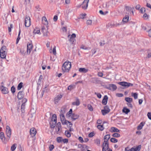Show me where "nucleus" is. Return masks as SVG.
Instances as JSON below:
<instances>
[{
	"label": "nucleus",
	"mask_w": 151,
	"mask_h": 151,
	"mask_svg": "<svg viewBox=\"0 0 151 151\" xmlns=\"http://www.w3.org/2000/svg\"><path fill=\"white\" fill-rule=\"evenodd\" d=\"M54 147L53 145H50L49 147V150L50 151H52L54 148Z\"/></svg>",
	"instance_id": "obj_57"
},
{
	"label": "nucleus",
	"mask_w": 151,
	"mask_h": 151,
	"mask_svg": "<svg viewBox=\"0 0 151 151\" xmlns=\"http://www.w3.org/2000/svg\"><path fill=\"white\" fill-rule=\"evenodd\" d=\"M125 9L127 11V12H126V13L127 14H131V11L132 10V9H134V7H131L130 6H125Z\"/></svg>",
	"instance_id": "obj_15"
},
{
	"label": "nucleus",
	"mask_w": 151,
	"mask_h": 151,
	"mask_svg": "<svg viewBox=\"0 0 151 151\" xmlns=\"http://www.w3.org/2000/svg\"><path fill=\"white\" fill-rule=\"evenodd\" d=\"M72 104L73 105H76L77 106L79 105L80 104V102L79 99H76V101L73 102Z\"/></svg>",
	"instance_id": "obj_24"
},
{
	"label": "nucleus",
	"mask_w": 151,
	"mask_h": 151,
	"mask_svg": "<svg viewBox=\"0 0 151 151\" xmlns=\"http://www.w3.org/2000/svg\"><path fill=\"white\" fill-rule=\"evenodd\" d=\"M132 98L129 97H126L125 100L128 103H131L132 101Z\"/></svg>",
	"instance_id": "obj_34"
},
{
	"label": "nucleus",
	"mask_w": 151,
	"mask_h": 151,
	"mask_svg": "<svg viewBox=\"0 0 151 151\" xmlns=\"http://www.w3.org/2000/svg\"><path fill=\"white\" fill-rule=\"evenodd\" d=\"M24 93L23 91H19L17 94V97L19 99H23L24 96Z\"/></svg>",
	"instance_id": "obj_10"
},
{
	"label": "nucleus",
	"mask_w": 151,
	"mask_h": 151,
	"mask_svg": "<svg viewBox=\"0 0 151 151\" xmlns=\"http://www.w3.org/2000/svg\"><path fill=\"white\" fill-rule=\"evenodd\" d=\"M62 124H67L68 123H70V122L68 120H65V119L63 120H62V121H61Z\"/></svg>",
	"instance_id": "obj_40"
},
{
	"label": "nucleus",
	"mask_w": 151,
	"mask_h": 151,
	"mask_svg": "<svg viewBox=\"0 0 151 151\" xmlns=\"http://www.w3.org/2000/svg\"><path fill=\"white\" fill-rule=\"evenodd\" d=\"M141 148V145H139L137 146L136 147H132L130 149V151H139Z\"/></svg>",
	"instance_id": "obj_17"
},
{
	"label": "nucleus",
	"mask_w": 151,
	"mask_h": 151,
	"mask_svg": "<svg viewBox=\"0 0 151 151\" xmlns=\"http://www.w3.org/2000/svg\"><path fill=\"white\" fill-rule=\"evenodd\" d=\"M99 13L102 15H105L108 13V11H106L104 12L102 10H100L99 11Z\"/></svg>",
	"instance_id": "obj_43"
},
{
	"label": "nucleus",
	"mask_w": 151,
	"mask_h": 151,
	"mask_svg": "<svg viewBox=\"0 0 151 151\" xmlns=\"http://www.w3.org/2000/svg\"><path fill=\"white\" fill-rule=\"evenodd\" d=\"M89 0H84L82 3L81 4V7L83 9H86L88 6V4Z\"/></svg>",
	"instance_id": "obj_6"
},
{
	"label": "nucleus",
	"mask_w": 151,
	"mask_h": 151,
	"mask_svg": "<svg viewBox=\"0 0 151 151\" xmlns=\"http://www.w3.org/2000/svg\"><path fill=\"white\" fill-rule=\"evenodd\" d=\"M61 123L60 122H59L57 123V126L55 128V129H58V131L56 130L57 132H58L59 131L60 129L61 128Z\"/></svg>",
	"instance_id": "obj_28"
},
{
	"label": "nucleus",
	"mask_w": 151,
	"mask_h": 151,
	"mask_svg": "<svg viewBox=\"0 0 151 151\" xmlns=\"http://www.w3.org/2000/svg\"><path fill=\"white\" fill-rule=\"evenodd\" d=\"M42 32H43V35L44 36H47L48 31L47 29H45V30H43Z\"/></svg>",
	"instance_id": "obj_46"
},
{
	"label": "nucleus",
	"mask_w": 151,
	"mask_h": 151,
	"mask_svg": "<svg viewBox=\"0 0 151 151\" xmlns=\"http://www.w3.org/2000/svg\"><path fill=\"white\" fill-rule=\"evenodd\" d=\"M1 90L3 94H6L8 92V88L3 86L1 87Z\"/></svg>",
	"instance_id": "obj_13"
},
{
	"label": "nucleus",
	"mask_w": 151,
	"mask_h": 151,
	"mask_svg": "<svg viewBox=\"0 0 151 151\" xmlns=\"http://www.w3.org/2000/svg\"><path fill=\"white\" fill-rule=\"evenodd\" d=\"M99 82V81L98 80V78H92V81H91V82L95 83H98Z\"/></svg>",
	"instance_id": "obj_30"
},
{
	"label": "nucleus",
	"mask_w": 151,
	"mask_h": 151,
	"mask_svg": "<svg viewBox=\"0 0 151 151\" xmlns=\"http://www.w3.org/2000/svg\"><path fill=\"white\" fill-rule=\"evenodd\" d=\"M95 94L97 95V97L98 98L100 99V98H101V94L100 93H97L96 92H95Z\"/></svg>",
	"instance_id": "obj_62"
},
{
	"label": "nucleus",
	"mask_w": 151,
	"mask_h": 151,
	"mask_svg": "<svg viewBox=\"0 0 151 151\" xmlns=\"http://www.w3.org/2000/svg\"><path fill=\"white\" fill-rule=\"evenodd\" d=\"M51 121L57 122V116L56 114H54L52 115Z\"/></svg>",
	"instance_id": "obj_38"
},
{
	"label": "nucleus",
	"mask_w": 151,
	"mask_h": 151,
	"mask_svg": "<svg viewBox=\"0 0 151 151\" xmlns=\"http://www.w3.org/2000/svg\"><path fill=\"white\" fill-rule=\"evenodd\" d=\"M69 116H70L71 118L74 120H76V119H78L79 117V116L77 114L74 113H73Z\"/></svg>",
	"instance_id": "obj_19"
},
{
	"label": "nucleus",
	"mask_w": 151,
	"mask_h": 151,
	"mask_svg": "<svg viewBox=\"0 0 151 151\" xmlns=\"http://www.w3.org/2000/svg\"><path fill=\"white\" fill-rule=\"evenodd\" d=\"M0 138L1 140L5 144L8 141L7 139H6L4 133L3 132L0 133Z\"/></svg>",
	"instance_id": "obj_7"
},
{
	"label": "nucleus",
	"mask_w": 151,
	"mask_h": 151,
	"mask_svg": "<svg viewBox=\"0 0 151 151\" xmlns=\"http://www.w3.org/2000/svg\"><path fill=\"white\" fill-rule=\"evenodd\" d=\"M6 47L5 46H3L1 48L0 50V52H6Z\"/></svg>",
	"instance_id": "obj_41"
},
{
	"label": "nucleus",
	"mask_w": 151,
	"mask_h": 151,
	"mask_svg": "<svg viewBox=\"0 0 151 151\" xmlns=\"http://www.w3.org/2000/svg\"><path fill=\"white\" fill-rule=\"evenodd\" d=\"M117 87L114 84H110L109 85V86L107 87V88L110 90H111L112 89L113 91H115L117 89Z\"/></svg>",
	"instance_id": "obj_11"
},
{
	"label": "nucleus",
	"mask_w": 151,
	"mask_h": 151,
	"mask_svg": "<svg viewBox=\"0 0 151 151\" xmlns=\"http://www.w3.org/2000/svg\"><path fill=\"white\" fill-rule=\"evenodd\" d=\"M101 112H102V113L103 115H105L106 114H108V113L109 112L108 111V110L106 111L105 110H102L101 111Z\"/></svg>",
	"instance_id": "obj_42"
},
{
	"label": "nucleus",
	"mask_w": 151,
	"mask_h": 151,
	"mask_svg": "<svg viewBox=\"0 0 151 151\" xmlns=\"http://www.w3.org/2000/svg\"><path fill=\"white\" fill-rule=\"evenodd\" d=\"M129 15L127 14V15L125 16L122 20V22H123L126 23L128 22L129 19Z\"/></svg>",
	"instance_id": "obj_21"
},
{
	"label": "nucleus",
	"mask_w": 151,
	"mask_h": 151,
	"mask_svg": "<svg viewBox=\"0 0 151 151\" xmlns=\"http://www.w3.org/2000/svg\"><path fill=\"white\" fill-rule=\"evenodd\" d=\"M132 96L135 99H136L137 98L138 94L136 93H132Z\"/></svg>",
	"instance_id": "obj_44"
},
{
	"label": "nucleus",
	"mask_w": 151,
	"mask_h": 151,
	"mask_svg": "<svg viewBox=\"0 0 151 151\" xmlns=\"http://www.w3.org/2000/svg\"><path fill=\"white\" fill-rule=\"evenodd\" d=\"M110 134H107L105 135L104 137V140L108 141V140L110 138Z\"/></svg>",
	"instance_id": "obj_36"
},
{
	"label": "nucleus",
	"mask_w": 151,
	"mask_h": 151,
	"mask_svg": "<svg viewBox=\"0 0 151 151\" xmlns=\"http://www.w3.org/2000/svg\"><path fill=\"white\" fill-rule=\"evenodd\" d=\"M103 6L104 8H112L115 6L114 2L113 1H110L104 4Z\"/></svg>",
	"instance_id": "obj_2"
},
{
	"label": "nucleus",
	"mask_w": 151,
	"mask_h": 151,
	"mask_svg": "<svg viewBox=\"0 0 151 151\" xmlns=\"http://www.w3.org/2000/svg\"><path fill=\"white\" fill-rule=\"evenodd\" d=\"M30 134L33 137L36 133V129L34 128H31L30 130Z\"/></svg>",
	"instance_id": "obj_16"
},
{
	"label": "nucleus",
	"mask_w": 151,
	"mask_h": 151,
	"mask_svg": "<svg viewBox=\"0 0 151 151\" xmlns=\"http://www.w3.org/2000/svg\"><path fill=\"white\" fill-rule=\"evenodd\" d=\"M65 135L68 137H69L71 136L70 133L68 130L65 131Z\"/></svg>",
	"instance_id": "obj_39"
},
{
	"label": "nucleus",
	"mask_w": 151,
	"mask_h": 151,
	"mask_svg": "<svg viewBox=\"0 0 151 151\" xmlns=\"http://www.w3.org/2000/svg\"><path fill=\"white\" fill-rule=\"evenodd\" d=\"M11 90L12 92L13 93L15 92V88L14 86H12L11 88Z\"/></svg>",
	"instance_id": "obj_58"
},
{
	"label": "nucleus",
	"mask_w": 151,
	"mask_h": 151,
	"mask_svg": "<svg viewBox=\"0 0 151 151\" xmlns=\"http://www.w3.org/2000/svg\"><path fill=\"white\" fill-rule=\"evenodd\" d=\"M52 53L54 55H55L56 54V46H54L53 47L52 50Z\"/></svg>",
	"instance_id": "obj_61"
},
{
	"label": "nucleus",
	"mask_w": 151,
	"mask_h": 151,
	"mask_svg": "<svg viewBox=\"0 0 151 151\" xmlns=\"http://www.w3.org/2000/svg\"><path fill=\"white\" fill-rule=\"evenodd\" d=\"M42 75H41L39 77V79L37 81V84L40 85L41 83V79H42Z\"/></svg>",
	"instance_id": "obj_54"
},
{
	"label": "nucleus",
	"mask_w": 151,
	"mask_h": 151,
	"mask_svg": "<svg viewBox=\"0 0 151 151\" xmlns=\"http://www.w3.org/2000/svg\"><path fill=\"white\" fill-rule=\"evenodd\" d=\"M97 127L98 129H99V130L101 131L103 130L104 129V127H103V124L102 125H99L97 126Z\"/></svg>",
	"instance_id": "obj_33"
},
{
	"label": "nucleus",
	"mask_w": 151,
	"mask_h": 151,
	"mask_svg": "<svg viewBox=\"0 0 151 151\" xmlns=\"http://www.w3.org/2000/svg\"><path fill=\"white\" fill-rule=\"evenodd\" d=\"M79 71L81 73H86L88 71V69L85 68H80L79 69Z\"/></svg>",
	"instance_id": "obj_23"
},
{
	"label": "nucleus",
	"mask_w": 151,
	"mask_h": 151,
	"mask_svg": "<svg viewBox=\"0 0 151 151\" xmlns=\"http://www.w3.org/2000/svg\"><path fill=\"white\" fill-rule=\"evenodd\" d=\"M102 148L106 149L107 150L109 149V144L107 141L104 140Z\"/></svg>",
	"instance_id": "obj_14"
},
{
	"label": "nucleus",
	"mask_w": 151,
	"mask_h": 151,
	"mask_svg": "<svg viewBox=\"0 0 151 151\" xmlns=\"http://www.w3.org/2000/svg\"><path fill=\"white\" fill-rule=\"evenodd\" d=\"M111 131L114 132H119L120 130L114 127H112L111 128Z\"/></svg>",
	"instance_id": "obj_27"
},
{
	"label": "nucleus",
	"mask_w": 151,
	"mask_h": 151,
	"mask_svg": "<svg viewBox=\"0 0 151 151\" xmlns=\"http://www.w3.org/2000/svg\"><path fill=\"white\" fill-rule=\"evenodd\" d=\"M94 134L93 132H91L89 134L88 136L89 137H92L94 135Z\"/></svg>",
	"instance_id": "obj_63"
},
{
	"label": "nucleus",
	"mask_w": 151,
	"mask_h": 151,
	"mask_svg": "<svg viewBox=\"0 0 151 151\" xmlns=\"http://www.w3.org/2000/svg\"><path fill=\"white\" fill-rule=\"evenodd\" d=\"M31 24L30 19L28 16L26 15L25 19V26L26 27H29Z\"/></svg>",
	"instance_id": "obj_3"
},
{
	"label": "nucleus",
	"mask_w": 151,
	"mask_h": 151,
	"mask_svg": "<svg viewBox=\"0 0 151 151\" xmlns=\"http://www.w3.org/2000/svg\"><path fill=\"white\" fill-rule=\"evenodd\" d=\"M130 111V110L126 107H124L122 109V112L125 113L126 114H127Z\"/></svg>",
	"instance_id": "obj_25"
},
{
	"label": "nucleus",
	"mask_w": 151,
	"mask_h": 151,
	"mask_svg": "<svg viewBox=\"0 0 151 151\" xmlns=\"http://www.w3.org/2000/svg\"><path fill=\"white\" fill-rule=\"evenodd\" d=\"M62 141L64 143H67L68 142V139H63Z\"/></svg>",
	"instance_id": "obj_60"
},
{
	"label": "nucleus",
	"mask_w": 151,
	"mask_h": 151,
	"mask_svg": "<svg viewBox=\"0 0 151 151\" xmlns=\"http://www.w3.org/2000/svg\"><path fill=\"white\" fill-rule=\"evenodd\" d=\"M62 97V96L61 94L58 95L54 99V101L55 104L58 103V102L60 100Z\"/></svg>",
	"instance_id": "obj_12"
},
{
	"label": "nucleus",
	"mask_w": 151,
	"mask_h": 151,
	"mask_svg": "<svg viewBox=\"0 0 151 151\" xmlns=\"http://www.w3.org/2000/svg\"><path fill=\"white\" fill-rule=\"evenodd\" d=\"M23 83L22 82H20L18 85L17 87V89L18 90H20L23 86Z\"/></svg>",
	"instance_id": "obj_37"
},
{
	"label": "nucleus",
	"mask_w": 151,
	"mask_h": 151,
	"mask_svg": "<svg viewBox=\"0 0 151 151\" xmlns=\"http://www.w3.org/2000/svg\"><path fill=\"white\" fill-rule=\"evenodd\" d=\"M57 123V122L51 121L50 122V127L51 128H54Z\"/></svg>",
	"instance_id": "obj_22"
},
{
	"label": "nucleus",
	"mask_w": 151,
	"mask_h": 151,
	"mask_svg": "<svg viewBox=\"0 0 151 151\" xmlns=\"http://www.w3.org/2000/svg\"><path fill=\"white\" fill-rule=\"evenodd\" d=\"M66 109L64 107H62L61 109L60 114H63L65 112Z\"/></svg>",
	"instance_id": "obj_48"
},
{
	"label": "nucleus",
	"mask_w": 151,
	"mask_h": 151,
	"mask_svg": "<svg viewBox=\"0 0 151 151\" xmlns=\"http://www.w3.org/2000/svg\"><path fill=\"white\" fill-rule=\"evenodd\" d=\"M71 67V63L68 61H66L63 65L62 70L63 72H68Z\"/></svg>",
	"instance_id": "obj_1"
},
{
	"label": "nucleus",
	"mask_w": 151,
	"mask_h": 151,
	"mask_svg": "<svg viewBox=\"0 0 151 151\" xmlns=\"http://www.w3.org/2000/svg\"><path fill=\"white\" fill-rule=\"evenodd\" d=\"M118 83L120 85L127 87H128L129 86H133V84L127 83L126 82H119Z\"/></svg>",
	"instance_id": "obj_5"
},
{
	"label": "nucleus",
	"mask_w": 151,
	"mask_h": 151,
	"mask_svg": "<svg viewBox=\"0 0 151 151\" xmlns=\"http://www.w3.org/2000/svg\"><path fill=\"white\" fill-rule=\"evenodd\" d=\"M68 37L70 38L69 40V41L71 42L72 44H73L75 40V38L76 37V34L73 33L71 36L68 35Z\"/></svg>",
	"instance_id": "obj_8"
},
{
	"label": "nucleus",
	"mask_w": 151,
	"mask_h": 151,
	"mask_svg": "<svg viewBox=\"0 0 151 151\" xmlns=\"http://www.w3.org/2000/svg\"><path fill=\"white\" fill-rule=\"evenodd\" d=\"M42 23L46 26V27H47V25L48 24V22L46 18L45 17H43L42 18Z\"/></svg>",
	"instance_id": "obj_18"
},
{
	"label": "nucleus",
	"mask_w": 151,
	"mask_h": 151,
	"mask_svg": "<svg viewBox=\"0 0 151 151\" xmlns=\"http://www.w3.org/2000/svg\"><path fill=\"white\" fill-rule=\"evenodd\" d=\"M20 52L21 53L22 55L23 56L25 55L26 54H27V52L26 53L23 49H21L20 50Z\"/></svg>",
	"instance_id": "obj_53"
},
{
	"label": "nucleus",
	"mask_w": 151,
	"mask_h": 151,
	"mask_svg": "<svg viewBox=\"0 0 151 151\" xmlns=\"http://www.w3.org/2000/svg\"><path fill=\"white\" fill-rule=\"evenodd\" d=\"M143 17L145 19L147 20L149 18V15H147L146 13H145L143 15Z\"/></svg>",
	"instance_id": "obj_45"
},
{
	"label": "nucleus",
	"mask_w": 151,
	"mask_h": 151,
	"mask_svg": "<svg viewBox=\"0 0 151 151\" xmlns=\"http://www.w3.org/2000/svg\"><path fill=\"white\" fill-rule=\"evenodd\" d=\"M108 100V97L107 95H105L102 101V104L104 105H106L107 103Z\"/></svg>",
	"instance_id": "obj_20"
},
{
	"label": "nucleus",
	"mask_w": 151,
	"mask_h": 151,
	"mask_svg": "<svg viewBox=\"0 0 151 151\" xmlns=\"http://www.w3.org/2000/svg\"><path fill=\"white\" fill-rule=\"evenodd\" d=\"M63 138L61 137H58L57 138V141L58 143H60L62 141Z\"/></svg>",
	"instance_id": "obj_50"
},
{
	"label": "nucleus",
	"mask_w": 151,
	"mask_h": 151,
	"mask_svg": "<svg viewBox=\"0 0 151 151\" xmlns=\"http://www.w3.org/2000/svg\"><path fill=\"white\" fill-rule=\"evenodd\" d=\"M144 125V123L143 122H141L140 124L138 125V126L137 127V130H141V129L143 127Z\"/></svg>",
	"instance_id": "obj_29"
},
{
	"label": "nucleus",
	"mask_w": 151,
	"mask_h": 151,
	"mask_svg": "<svg viewBox=\"0 0 151 151\" xmlns=\"http://www.w3.org/2000/svg\"><path fill=\"white\" fill-rule=\"evenodd\" d=\"M17 145L16 144H14L11 147V150L12 151H14V150L16 149V148Z\"/></svg>",
	"instance_id": "obj_49"
},
{
	"label": "nucleus",
	"mask_w": 151,
	"mask_h": 151,
	"mask_svg": "<svg viewBox=\"0 0 151 151\" xmlns=\"http://www.w3.org/2000/svg\"><path fill=\"white\" fill-rule=\"evenodd\" d=\"M6 134L8 138V140L10 138L12 133L11 129L9 126L6 127Z\"/></svg>",
	"instance_id": "obj_4"
},
{
	"label": "nucleus",
	"mask_w": 151,
	"mask_h": 151,
	"mask_svg": "<svg viewBox=\"0 0 151 151\" xmlns=\"http://www.w3.org/2000/svg\"><path fill=\"white\" fill-rule=\"evenodd\" d=\"M19 27H20V26H19ZM21 29L19 28L18 37L16 40V44H17L18 43L19 41V40H20V37L19 36H20V34L21 33Z\"/></svg>",
	"instance_id": "obj_32"
},
{
	"label": "nucleus",
	"mask_w": 151,
	"mask_h": 151,
	"mask_svg": "<svg viewBox=\"0 0 151 151\" xmlns=\"http://www.w3.org/2000/svg\"><path fill=\"white\" fill-rule=\"evenodd\" d=\"M110 141L112 142L116 143L118 142V140L117 139L114 138H111L110 139Z\"/></svg>",
	"instance_id": "obj_47"
},
{
	"label": "nucleus",
	"mask_w": 151,
	"mask_h": 151,
	"mask_svg": "<svg viewBox=\"0 0 151 151\" xmlns=\"http://www.w3.org/2000/svg\"><path fill=\"white\" fill-rule=\"evenodd\" d=\"M32 48V45L31 43H29L27 45V54L29 55L30 54Z\"/></svg>",
	"instance_id": "obj_9"
},
{
	"label": "nucleus",
	"mask_w": 151,
	"mask_h": 151,
	"mask_svg": "<svg viewBox=\"0 0 151 151\" xmlns=\"http://www.w3.org/2000/svg\"><path fill=\"white\" fill-rule=\"evenodd\" d=\"M60 116L61 121H62V120H63L65 119V117L64 114H60Z\"/></svg>",
	"instance_id": "obj_59"
},
{
	"label": "nucleus",
	"mask_w": 151,
	"mask_h": 151,
	"mask_svg": "<svg viewBox=\"0 0 151 151\" xmlns=\"http://www.w3.org/2000/svg\"><path fill=\"white\" fill-rule=\"evenodd\" d=\"M88 109L90 111H93V108L92 106L90 104H88L87 106Z\"/></svg>",
	"instance_id": "obj_55"
},
{
	"label": "nucleus",
	"mask_w": 151,
	"mask_h": 151,
	"mask_svg": "<svg viewBox=\"0 0 151 151\" xmlns=\"http://www.w3.org/2000/svg\"><path fill=\"white\" fill-rule=\"evenodd\" d=\"M95 142L98 145H99L100 143V140L99 139H96L95 140Z\"/></svg>",
	"instance_id": "obj_52"
},
{
	"label": "nucleus",
	"mask_w": 151,
	"mask_h": 151,
	"mask_svg": "<svg viewBox=\"0 0 151 151\" xmlns=\"http://www.w3.org/2000/svg\"><path fill=\"white\" fill-rule=\"evenodd\" d=\"M147 32H148V36L150 37H151V29L149 30Z\"/></svg>",
	"instance_id": "obj_64"
},
{
	"label": "nucleus",
	"mask_w": 151,
	"mask_h": 151,
	"mask_svg": "<svg viewBox=\"0 0 151 151\" xmlns=\"http://www.w3.org/2000/svg\"><path fill=\"white\" fill-rule=\"evenodd\" d=\"M140 12L141 13L143 14L145 12V9L144 7H142L140 9Z\"/></svg>",
	"instance_id": "obj_56"
},
{
	"label": "nucleus",
	"mask_w": 151,
	"mask_h": 151,
	"mask_svg": "<svg viewBox=\"0 0 151 151\" xmlns=\"http://www.w3.org/2000/svg\"><path fill=\"white\" fill-rule=\"evenodd\" d=\"M40 32V29L37 27L35 28L33 31V33L34 34H39Z\"/></svg>",
	"instance_id": "obj_26"
},
{
	"label": "nucleus",
	"mask_w": 151,
	"mask_h": 151,
	"mask_svg": "<svg viewBox=\"0 0 151 151\" xmlns=\"http://www.w3.org/2000/svg\"><path fill=\"white\" fill-rule=\"evenodd\" d=\"M6 54L5 52H0V56L1 58H5L6 57Z\"/></svg>",
	"instance_id": "obj_31"
},
{
	"label": "nucleus",
	"mask_w": 151,
	"mask_h": 151,
	"mask_svg": "<svg viewBox=\"0 0 151 151\" xmlns=\"http://www.w3.org/2000/svg\"><path fill=\"white\" fill-rule=\"evenodd\" d=\"M112 136L114 137H120V134L118 133H114L113 134Z\"/></svg>",
	"instance_id": "obj_51"
},
{
	"label": "nucleus",
	"mask_w": 151,
	"mask_h": 151,
	"mask_svg": "<svg viewBox=\"0 0 151 151\" xmlns=\"http://www.w3.org/2000/svg\"><path fill=\"white\" fill-rule=\"evenodd\" d=\"M25 106V104L22 103L21 106V110L22 113H23L24 112V108Z\"/></svg>",
	"instance_id": "obj_35"
}]
</instances>
